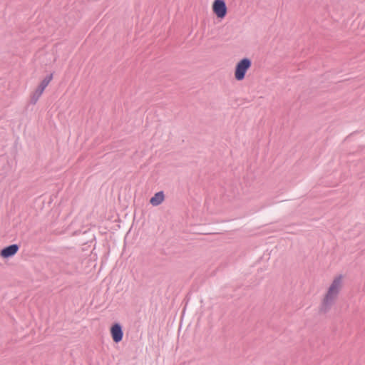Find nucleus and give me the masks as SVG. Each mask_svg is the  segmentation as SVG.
<instances>
[{
  "label": "nucleus",
  "instance_id": "obj_1",
  "mask_svg": "<svg viewBox=\"0 0 365 365\" xmlns=\"http://www.w3.org/2000/svg\"><path fill=\"white\" fill-rule=\"evenodd\" d=\"M344 277L343 274L336 275L331 282L320 305L322 312H327L336 302L343 287Z\"/></svg>",
  "mask_w": 365,
  "mask_h": 365
},
{
  "label": "nucleus",
  "instance_id": "obj_2",
  "mask_svg": "<svg viewBox=\"0 0 365 365\" xmlns=\"http://www.w3.org/2000/svg\"><path fill=\"white\" fill-rule=\"evenodd\" d=\"M251 65V60L247 58L240 60L235 66V78L239 81H242L245 77L247 71L250 68Z\"/></svg>",
  "mask_w": 365,
  "mask_h": 365
},
{
  "label": "nucleus",
  "instance_id": "obj_3",
  "mask_svg": "<svg viewBox=\"0 0 365 365\" xmlns=\"http://www.w3.org/2000/svg\"><path fill=\"white\" fill-rule=\"evenodd\" d=\"M212 10L218 18H224L227 14V7L225 1L223 0H215Z\"/></svg>",
  "mask_w": 365,
  "mask_h": 365
},
{
  "label": "nucleus",
  "instance_id": "obj_4",
  "mask_svg": "<svg viewBox=\"0 0 365 365\" xmlns=\"http://www.w3.org/2000/svg\"><path fill=\"white\" fill-rule=\"evenodd\" d=\"M53 79V74L46 76L38 86L34 96H36V101L41 96L45 88L48 86Z\"/></svg>",
  "mask_w": 365,
  "mask_h": 365
},
{
  "label": "nucleus",
  "instance_id": "obj_5",
  "mask_svg": "<svg viewBox=\"0 0 365 365\" xmlns=\"http://www.w3.org/2000/svg\"><path fill=\"white\" fill-rule=\"evenodd\" d=\"M19 249V245L16 244L9 245L1 250L0 252V256L4 259L11 257L18 252Z\"/></svg>",
  "mask_w": 365,
  "mask_h": 365
},
{
  "label": "nucleus",
  "instance_id": "obj_6",
  "mask_svg": "<svg viewBox=\"0 0 365 365\" xmlns=\"http://www.w3.org/2000/svg\"><path fill=\"white\" fill-rule=\"evenodd\" d=\"M110 334L113 340L115 343L120 342L123 336L121 326L119 324H113L110 328Z\"/></svg>",
  "mask_w": 365,
  "mask_h": 365
},
{
  "label": "nucleus",
  "instance_id": "obj_7",
  "mask_svg": "<svg viewBox=\"0 0 365 365\" xmlns=\"http://www.w3.org/2000/svg\"><path fill=\"white\" fill-rule=\"evenodd\" d=\"M165 200V195L163 192L160 191L156 192L153 197L150 200V203L153 206H158L160 205Z\"/></svg>",
  "mask_w": 365,
  "mask_h": 365
}]
</instances>
